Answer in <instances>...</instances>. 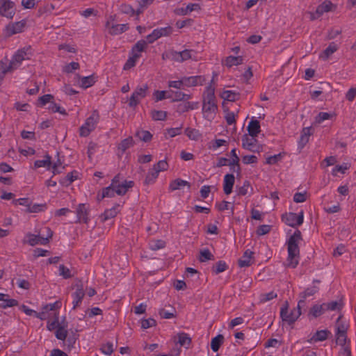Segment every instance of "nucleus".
<instances>
[{
  "instance_id": "nucleus-1",
  "label": "nucleus",
  "mask_w": 356,
  "mask_h": 356,
  "mask_svg": "<svg viewBox=\"0 0 356 356\" xmlns=\"http://www.w3.org/2000/svg\"><path fill=\"white\" fill-rule=\"evenodd\" d=\"M301 240V232L296 230L288 239L287 245V266L294 268L299 263L300 249L298 243Z\"/></svg>"
},
{
  "instance_id": "nucleus-2",
  "label": "nucleus",
  "mask_w": 356,
  "mask_h": 356,
  "mask_svg": "<svg viewBox=\"0 0 356 356\" xmlns=\"http://www.w3.org/2000/svg\"><path fill=\"white\" fill-rule=\"evenodd\" d=\"M216 111L217 104L214 89L210 86L206 89L203 97L202 113L204 118L209 121L213 120Z\"/></svg>"
},
{
  "instance_id": "nucleus-3",
  "label": "nucleus",
  "mask_w": 356,
  "mask_h": 356,
  "mask_svg": "<svg viewBox=\"0 0 356 356\" xmlns=\"http://www.w3.org/2000/svg\"><path fill=\"white\" fill-rule=\"evenodd\" d=\"M47 329L51 332L54 331L56 338L64 341L68 334V323L65 318L60 321L58 313L56 312L53 319L47 321Z\"/></svg>"
},
{
  "instance_id": "nucleus-4",
  "label": "nucleus",
  "mask_w": 356,
  "mask_h": 356,
  "mask_svg": "<svg viewBox=\"0 0 356 356\" xmlns=\"http://www.w3.org/2000/svg\"><path fill=\"white\" fill-rule=\"evenodd\" d=\"M52 235L53 232L51 229L45 227L42 229L41 233H39L38 234L31 233L26 234L24 238V241L31 246L38 244L46 245L49 243Z\"/></svg>"
},
{
  "instance_id": "nucleus-5",
  "label": "nucleus",
  "mask_w": 356,
  "mask_h": 356,
  "mask_svg": "<svg viewBox=\"0 0 356 356\" xmlns=\"http://www.w3.org/2000/svg\"><path fill=\"white\" fill-rule=\"evenodd\" d=\"M99 113L97 110H94L90 115L88 117L84 123L79 128V136L81 137H87L92 132L99 122Z\"/></svg>"
},
{
  "instance_id": "nucleus-6",
  "label": "nucleus",
  "mask_w": 356,
  "mask_h": 356,
  "mask_svg": "<svg viewBox=\"0 0 356 356\" xmlns=\"http://www.w3.org/2000/svg\"><path fill=\"white\" fill-rule=\"evenodd\" d=\"M305 301L300 300L298 303L297 307L289 311L288 307H282L280 309V316L283 321L286 322L288 324H293L300 316L302 307H304Z\"/></svg>"
},
{
  "instance_id": "nucleus-7",
  "label": "nucleus",
  "mask_w": 356,
  "mask_h": 356,
  "mask_svg": "<svg viewBox=\"0 0 356 356\" xmlns=\"http://www.w3.org/2000/svg\"><path fill=\"white\" fill-rule=\"evenodd\" d=\"M111 181L112 187H114L116 195L120 196L125 195L134 186L133 181L124 179L120 174L116 175Z\"/></svg>"
},
{
  "instance_id": "nucleus-8",
  "label": "nucleus",
  "mask_w": 356,
  "mask_h": 356,
  "mask_svg": "<svg viewBox=\"0 0 356 356\" xmlns=\"http://www.w3.org/2000/svg\"><path fill=\"white\" fill-rule=\"evenodd\" d=\"M31 54L32 49L31 47H24L14 54L12 60L8 65L12 70L16 69L21 65L23 60L29 59Z\"/></svg>"
},
{
  "instance_id": "nucleus-9",
  "label": "nucleus",
  "mask_w": 356,
  "mask_h": 356,
  "mask_svg": "<svg viewBox=\"0 0 356 356\" xmlns=\"http://www.w3.org/2000/svg\"><path fill=\"white\" fill-rule=\"evenodd\" d=\"M257 136H251L244 134L241 138L242 147L254 153H259L262 151V145L258 143Z\"/></svg>"
},
{
  "instance_id": "nucleus-10",
  "label": "nucleus",
  "mask_w": 356,
  "mask_h": 356,
  "mask_svg": "<svg viewBox=\"0 0 356 356\" xmlns=\"http://www.w3.org/2000/svg\"><path fill=\"white\" fill-rule=\"evenodd\" d=\"M282 220L289 226L296 227L300 226L304 222V212L298 213L289 212L282 216Z\"/></svg>"
},
{
  "instance_id": "nucleus-11",
  "label": "nucleus",
  "mask_w": 356,
  "mask_h": 356,
  "mask_svg": "<svg viewBox=\"0 0 356 356\" xmlns=\"http://www.w3.org/2000/svg\"><path fill=\"white\" fill-rule=\"evenodd\" d=\"M148 90L147 84L141 86H138L135 91L132 93L129 101V105L131 107H134L138 104L140 100L146 97Z\"/></svg>"
},
{
  "instance_id": "nucleus-12",
  "label": "nucleus",
  "mask_w": 356,
  "mask_h": 356,
  "mask_svg": "<svg viewBox=\"0 0 356 356\" xmlns=\"http://www.w3.org/2000/svg\"><path fill=\"white\" fill-rule=\"evenodd\" d=\"M129 26L127 24H115L113 19H108L106 23V29L108 32L111 35H119L125 32L128 29Z\"/></svg>"
},
{
  "instance_id": "nucleus-13",
  "label": "nucleus",
  "mask_w": 356,
  "mask_h": 356,
  "mask_svg": "<svg viewBox=\"0 0 356 356\" xmlns=\"http://www.w3.org/2000/svg\"><path fill=\"white\" fill-rule=\"evenodd\" d=\"M195 54V51L193 49H185L182 51H173L172 58L175 61L181 63L188 59L197 60Z\"/></svg>"
},
{
  "instance_id": "nucleus-14",
  "label": "nucleus",
  "mask_w": 356,
  "mask_h": 356,
  "mask_svg": "<svg viewBox=\"0 0 356 356\" xmlns=\"http://www.w3.org/2000/svg\"><path fill=\"white\" fill-rule=\"evenodd\" d=\"M15 14L14 3L10 0H4L0 6V15L12 19Z\"/></svg>"
},
{
  "instance_id": "nucleus-15",
  "label": "nucleus",
  "mask_w": 356,
  "mask_h": 356,
  "mask_svg": "<svg viewBox=\"0 0 356 356\" xmlns=\"http://www.w3.org/2000/svg\"><path fill=\"white\" fill-rule=\"evenodd\" d=\"M25 24L26 23L24 21L8 24L5 29L6 35L8 36H11L13 35L22 32Z\"/></svg>"
},
{
  "instance_id": "nucleus-16",
  "label": "nucleus",
  "mask_w": 356,
  "mask_h": 356,
  "mask_svg": "<svg viewBox=\"0 0 356 356\" xmlns=\"http://www.w3.org/2000/svg\"><path fill=\"white\" fill-rule=\"evenodd\" d=\"M181 78L184 88L185 87H193L198 85H202L205 81V79L202 76H183Z\"/></svg>"
},
{
  "instance_id": "nucleus-17",
  "label": "nucleus",
  "mask_w": 356,
  "mask_h": 356,
  "mask_svg": "<svg viewBox=\"0 0 356 356\" xmlns=\"http://www.w3.org/2000/svg\"><path fill=\"white\" fill-rule=\"evenodd\" d=\"M334 5L330 1H325L320 4L314 13L312 14V19H316L321 16L323 13H327L332 10Z\"/></svg>"
},
{
  "instance_id": "nucleus-18",
  "label": "nucleus",
  "mask_w": 356,
  "mask_h": 356,
  "mask_svg": "<svg viewBox=\"0 0 356 356\" xmlns=\"http://www.w3.org/2000/svg\"><path fill=\"white\" fill-rule=\"evenodd\" d=\"M18 304V301L15 299L10 298L8 294L0 293V308L5 309L17 306Z\"/></svg>"
},
{
  "instance_id": "nucleus-19",
  "label": "nucleus",
  "mask_w": 356,
  "mask_h": 356,
  "mask_svg": "<svg viewBox=\"0 0 356 356\" xmlns=\"http://www.w3.org/2000/svg\"><path fill=\"white\" fill-rule=\"evenodd\" d=\"M85 296V291L82 286H77L75 291L72 293V309H76L82 302L83 297Z\"/></svg>"
},
{
  "instance_id": "nucleus-20",
  "label": "nucleus",
  "mask_w": 356,
  "mask_h": 356,
  "mask_svg": "<svg viewBox=\"0 0 356 356\" xmlns=\"http://www.w3.org/2000/svg\"><path fill=\"white\" fill-rule=\"evenodd\" d=\"M312 135L311 127H305L300 133V137L298 143V148L301 150L309 142L310 136Z\"/></svg>"
},
{
  "instance_id": "nucleus-21",
  "label": "nucleus",
  "mask_w": 356,
  "mask_h": 356,
  "mask_svg": "<svg viewBox=\"0 0 356 356\" xmlns=\"http://www.w3.org/2000/svg\"><path fill=\"white\" fill-rule=\"evenodd\" d=\"M234 182L235 177L233 174H227L224 176L223 191L226 195H229L232 193Z\"/></svg>"
},
{
  "instance_id": "nucleus-22",
  "label": "nucleus",
  "mask_w": 356,
  "mask_h": 356,
  "mask_svg": "<svg viewBox=\"0 0 356 356\" xmlns=\"http://www.w3.org/2000/svg\"><path fill=\"white\" fill-rule=\"evenodd\" d=\"M77 220L79 222L88 223L89 221L88 211L86 204H80L76 209Z\"/></svg>"
},
{
  "instance_id": "nucleus-23",
  "label": "nucleus",
  "mask_w": 356,
  "mask_h": 356,
  "mask_svg": "<svg viewBox=\"0 0 356 356\" xmlns=\"http://www.w3.org/2000/svg\"><path fill=\"white\" fill-rule=\"evenodd\" d=\"M243 62V57L241 56H229L222 60L223 65L230 68L234 66H238Z\"/></svg>"
},
{
  "instance_id": "nucleus-24",
  "label": "nucleus",
  "mask_w": 356,
  "mask_h": 356,
  "mask_svg": "<svg viewBox=\"0 0 356 356\" xmlns=\"http://www.w3.org/2000/svg\"><path fill=\"white\" fill-rule=\"evenodd\" d=\"M247 129L248 131V135H250L251 136H257L261 131L259 121L253 117L249 122Z\"/></svg>"
},
{
  "instance_id": "nucleus-25",
  "label": "nucleus",
  "mask_w": 356,
  "mask_h": 356,
  "mask_svg": "<svg viewBox=\"0 0 356 356\" xmlns=\"http://www.w3.org/2000/svg\"><path fill=\"white\" fill-rule=\"evenodd\" d=\"M230 155L232 156V159L229 161L228 160L229 163L227 165L230 167V169L233 172H239L241 170L240 166H239L240 159H239L238 156L236 154V148H234L231 150Z\"/></svg>"
},
{
  "instance_id": "nucleus-26",
  "label": "nucleus",
  "mask_w": 356,
  "mask_h": 356,
  "mask_svg": "<svg viewBox=\"0 0 356 356\" xmlns=\"http://www.w3.org/2000/svg\"><path fill=\"white\" fill-rule=\"evenodd\" d=\"M116 195L114 187H112V182L111 184L104 188L102 191L99 192L97 195L98 201H102L105 197H113Z\"/></svg>"
},
{
  "instance_id": "nucleus-27",
  "label": "nucleus",
  "mask_w": 356,
  "mask_h": 356,
  "mask_svg": "<svg viewBox=\"0 0 356 356\" xmlns=\"http://www.w3.org/2000/svg\"><path fill=\"white\" fill-rule=\"evenodd\" d=\"M122 206L120 204H115L111 209L105 210L102 214V220H108L109 219L115 218L118 213L120 211Z\"/></svg>"
},
{
  "instance_id": "nucleus-28",
  "label": "nucleus",
  "mask_w": 356,
  "mask_h": 356,
  "mask_svg": "<svg viewBox=\"0 0 356 356\" xmlns=\"http://www.w3.org/2000/svg\"><path fill=\"white\" fill-rule=\"evenodd\" d=\"M168 95L171 96L172 102L187 101L191 98V95L186 94L180 90H170Z\"/></svg>"
},
{
  "instance_id": "nucleus-29",
  "label": "nucleus",
  "mask_w": 356,
  "mask_h": 356,
  "mask_svg": "<svg viewBox=\"0 0 356 356\" xmlns=\"http://www.w3.org/2000/svg\"><path fill=\"white\" fill-rule=\"evenodd\" d=\"M79 178V172L73 171L67 174V175L59 180V183L63 186H68Z\"/></svg>"
},
{
  "instance_id": "nucleus-30",
  "label": "nucleus",
  "mask_w": 356,
  "mask_h": 356,
  "mask_svg": "<svg viewBox=\"0 0 356 356\" xmlns=\"http://www.w3.org/2000/svg\"><path fill=\"white\" fill-rule=\"evenodd\" d=\"M51 166V157L49 154H46L42 160H36L34 162L33 168L38 169L40 168H44L47 170H50Z\"/></svg>"
},
{
  "instance_id": "nucleus-31",
  "label": "nucleus",
  "mask_w": 356,
  "mask_h": 356,
  "mask_svg": "<svg viewBox=\"0 0 356 356\" xmlns=\"http://www.w3.org/2000/svg\"><path fill=\"white\" fill-rule=\"evenodd\" d=\"M338 49V45L335 42H331L328 47L321 54L320 58L326 60Z\"/></svg>"
},
{
  "instance_id": "nucleus-32",
  "label": "nucleus",
  "mask_w": 356,
  "mask_h": 356,
  "mask_svg": "<svg viewBox=\"0 0 356 356\" xmlns=\"http://www.w3.org/2000/svg\"><path fill=\"white\" fill-rule=\"evenodd\" d=\"M147 41L144 40H138L131 49V54L141 56V53L145 51L147 47Z\"/></svg>"
},
{
  "instance_id": "nucleus-33",
  "label": "nucleus",
  "mask_w": 356,
  "mask_h": 356,
  "mask_svg": "<svg viewBox=\"0 0 356 356\" xmlns=\"http://www.w3.org/2000/svg\"><path fill=\"white\" fill-rule=\"evenodd\" d=\"M325 312V305L324 303L321 305H313L309 312V316H312L313 318H317L320 316H321Z\"/></svg>"
},
{
  "instance_id": "nucleus-34",
  "label": "nucleus",
  "mask_w": 356,
  "mask_h": 356,
  "mask_svg": "<svg viewBox=\"0 0 356 356\" xmlns=\"http://www.w3.org/2000/svg\"><path fill=\"white\" fill-rule=\"evenodd\" d=\"M159 172L154 168L149 169L145 179V184L149 185L153 184L156 181Z\"/></svg>"
},
{
  "instance_id": "nucleus-35",
  "label": "nucleus",
  "mask_w": 356,
  "mask_h": 356,
  "mask_svg": "<svg viewBox=\"0 0 356 356\" xmlns=\"http://www.w3.org/2000/svg\"><path fill=\"white\" fill-rule=\"evenodd\" d=\"M328 333H329V332L325 330L317 331L308 340V341L309 343H316L318 341H323L327 338Z\"/></svg>"
},
{
  "instance_id": "nucleus-36",
  "label": "nucleus",
  "mask_w": 356,
  "mask_h": 356,
  "mask_svg": "<svg viewBox=\"0 0 356 356\" xmlns=\"http://www.w3.org/2000/svg\"><path fill=\"white\" fill-rule=\"evenodd\" d=\"M252 257V252L249 250L245 251L243 257L238 260V265L240 267H248L251 265V260Z\"/></svg>"
},
{
  "instance_id": "nucleus-37",
  "label": "nucleus",
  "mask_w": 356,
  "mask_h": 356,
  "mask_svg": "<svg viewBox=\"0 0 356 356\" xmlns=\"http://www.w3.org/2000/svg\"><path fill=\"white\" fill-rule=\"evenodd\" d=\"M184 186H188L189 188L190 184L187 181L181 179H176L170 182L169 188L170 190L173 191L181 189Z\"/></svg>"
},
{
  "instance_id": "nucleus-38",
  "label": "nucleus",
  "mask_w": 356,
  "mask_h": 356,
  "mask_svg": "<svg viewBox=\"0 0 356 356\" xmlns=\"http://www.w3.org/2000/svg\"><path fill=\"white\" fill-rule=\"evenodd\" d=\"M182 133V125L174 127V128H168L164 131V137L165 139L174 138L177 136H179Z\"/></svg>"
},
{
  "instance_id": "nucleus-39",
  "label": "nucleus",
  "mask_w": 356,
  "mask_h": 356,
  "mask_svg": "<svg viewBox=\"0 0 356 356\" xmlns=\"http://www.w3.org/2000/svg\"><path fill=\"white\" fill-rule=\"evenodd\" d=\"M61 307V302L57 300L54 302L46 304L42 306V308L49 314V312H54V315L56 312L59 314V309Z\"/></svg>"
},
{
  "instance_id": "nucleus-40",
  "label": "nucleus",
  "mask_w": 356,
  "mask_h": 356,
  "mask_svg": "<svg viewBox=\"0 0 356 356\" xmlns=\"http://www.w3.org/2000/svg\"><path fill=\"white\" fill-rule=\"evenodd\" d=\"M191 342V339L188 334L186 333H179L177 335V343L185 348H188Z\"/></svg>"
},
{
  "instance_id": "nucleus-41",
  "label": "nucleus",
  "mask_w": 356,
  "mask_h": 356,
  "mask_svg": "<svg viewBox=\"0 0 356 356\" xmlns=\"http://www.w3.org/2000/svg\"><path fill=\"white\" fill-rule=\"evenodd\" d=\"M334 117H335L334 113L320 112L315 118V122L317 124H321L325 120L332 119Z\"/></svg>"
},
{
  "instance_id": "nucleus-42",
  "label": "nucleus",
  "mask_w": 356,
  "mask_h": 356,
  "mask_svg": "<svg viewBox=\"0 0 356 356\" xmlns=\"http://www.w3.org/2000/svg\"><path fill=\"white\" fill-rule=\"evenodd\" d=\"M224 337L221 334H218L213 337L211 341V348L213 352L218 351L221 344L223 342Z\"/></svg>"
},
{
  "instance_id": "nucleus-43",
  "label": "nucleus",
  "mask_w": 356,
  "mask_h": 356,
  "mask_svg": "<svg viewBox=\"0 0 356 356\" xmlns=\"http://www.w3.org/2000/svg\"><path fill=\"white\" fill-rule=\"evenodd\" d=\"M221 97L226 101L234 102L238 97V93L233 90H227L221 93Z\"/></svg>"
},
{
  "instance_id": "nucleus-44",
  "label": "nucleus",
  "mask_w": 356,
  "mask_h": 356,
  "mask_svg": "<svg viewBox=\"0 0 356 356\" xmlns=\"http://www.w3.org/2000/svg\"><path fill=\"white\" fill-rule=\"evenodd\" d=\"M134 144L132 137H128L121 141L118 145V149L124 153L127 149L132 147Z\"/></svg>"
},
{
  "instance_id": "nucleus-45",
  "label": "nucleus",
  "mask_w": 356,
  "mask_h": 356,
  "mask_svg": "<svg viewBox=\"0 0 356 356\" xmlns=\"http://www.w3.org/2000/svg\"><path fill=\"white\" fill-rule=\"evenodd\" d=\"M140 57H138V55H134L131 53L129 58L126 61L125 64L124 65L123 70H129L134 67L136 63L138 62Z\"/></svg>"
},
{
  "instance_id": "nucleus-46",
  "label": "nucleus",
  "mask_w": 356,
  "mask_h": 356,
  "mask_svg": "<svg viewBox=\"0 0 356 356\" xmlns=\"http://www.w3.org/2000/svg\"><path fill=\"white\" fill-rule=\"evenodd\" d=\"M96 80L93 75L83 76L80 80L81 86L83 88H88L93 86Z\"/></svg>"
},
{
  "instance_id": "nucleus-47",
  "label": "nucleus",
  "mask_w": 356,
  "mask_h": 356,
  "mask_svg": "<svg viewBox=\"0 0 356 356\" xmlns=\"http://www.w3.org/2000/svg\"><path fill=\"white\" fill-rule=\"evenodd\" d=\"M171 98L170 95H168V91L166 90H155L153 92V99L154 102H158L165 99Z\"/></svg>"
},
{
  "instance_id": "nucleus-48",
  "label": "nucleus",
  "mask_w": 356,
  "mask_h": 356,
  "mask_svg": "<svg viewBox=\"0 0 356 356\" xmlns=\"http://www.w3.org/2000/svg\"><path fill=\"white\" fill-rule=\"evenodd\" d=\"M48 109L52 113H58L63 115H67V113L66 110L60 106L58 104H56L54 100L48 106Z\"/></svg>"
},
{
  "instance_id": "nucleus-49",
  "label": "nucleus",
  "mask_w": 356,
  "mask_h": 356,
  "mask_svg": "<svg viewBox=\"0 0 356 356\" xmlns=\"http://www.w3.org/2000/svg\"><path fill=\"white\" fill-rule=\"evenodd\" d=\"M350 168V165L344 163L342 165H337L332 170V175L334 177L338 176V173L345 174L346 170Z\"/></svg>"
},
{
  "instance_id": "nucleus-50",
  "label": "nucleus",
  "mask_w": 356,
  "mask_h": 356,
  "mask_svg": "<svg viewBox=\"0 0 356 356\" xmlns=\"http://www.w3.org/2000/svg\"><path fill=\"white\" fill-rule=\"evenodd\" d=\"M325 312L326 311H339L342 307V303L340 301H331L327 303H324Z\"/></svg>"
},
{
  "instance_id": "nucleus-51",
  "label": "nucleus",
  "mask_w": 356,
  "mask_h": 356,
  "mask_svg": "<svg viewBox=\"0 0 356 356\" xmlns=\"http://www.w3.org/2000/svg\"><path fill=\"white\" fill-rule=\"evenodd\" d=\"M46 209V205L42 204H32L30 203L29 208L26 209V211L28 213H39L44 211Z\"/></svg>"
},
{
  "instance_id": "nucleus-52",
  "label": "nucleus",
  "mask_w": 356,
  "mask_h": 356,
  "mask_svg": "<svg viewBox=\"0 0 356 356\" xmlns=\"http://www.w3.org/2000/svg\"><path fill=\"white\" fill-rule=\"evenodd\" d=\"M100 351L106 355H111L114 351L113 342L108 341L106 343L102 344L100 347Z\"/></svg>"
},
{
  "instance_id": "nucleus-53",
  "label": "nucleus",
  "mask_w": 356,
  "mask_h": 356,
  "mask_svg": "<svg viewBox=\"0 0 356 356\" xmlns=\"http://www.w3.org/2000/svg\"><path fill=\"white\" fill-rule=\"evenodd\" d=\"M165 246V243L163 240H152L149 243V248L154 251L163 249Z\"/></svg>"
},
{
  "instance_id": "nucleus-54",
  "label": "nucleus",
  "mask_w": 356,
  "mask_h": 356,
  "mask_svg": "<svg viewBox=\"0 0 356 356\" xmlns=\"http://www.w3.org/2000/svg\"><path fill=\"white\" fill-rule=\"evenodd\" d=\"M318 291V286L314 285L309 287H307L302 293L301 297L302 300H305L307 298L314 296Z\"/></svg>"
},
{
  "instance_id": "nucleus-55",
  "label": "nucleus",
  "mask_w": 356,
  "mask_h": 356,
  "mask_svg": "<svg viewBox=\"0 0 356 356\" xmlns=\"http://www.w3.org/2000/svg\"><path fill=\"white\" fill-rule=\"evenodd\" d=\"M151 117L154 120H165L167 112L160 110H154L151 112Z\"/></svg>"
},
{
  "instance_id": "nucleus-56",
  "label": "nucleus",
  "mask_w": 356,
  "mask_h": 356,
  "mask_svg": "<svg viewBox=\"0 0 356 356\" xmlns=\"http://www.w3.org/2000/svg\"><path fill=\"white\" fill-rule=\"evenodd\" d=\"M250 184L248 181H245L241 186L237 187L236 192L238 196H244L248 194Z\"/></svg>"
},
{
  "instance_id": "nucleus-57",
  "label": "nucleus",
  "mask_w": 356,
  "mask_h": 356,
  "mask_svg": "<svg viewBox=\"0 0 356 356\" xmlns=\"http://www.w3.org/2000/svg\"><path fill=\"white\" fill-rule=\"evenodd\" d=\"M213 257L209 250L203 249L200 250L199 260L200 262H206L209 260L212 259Z\"/></svg>"
},
{
  "instance_id": "nucleus-58",
  "label": "nucleus",
  "mask_w": 356,
  "mask_h": 356,
  "mask_svg": "<svg viewBox=\"0 0 356 356\" xmlns=\"http://www.w3.org/2000/svg\"><path fill=\"white\" fill-rule=\"evenodd\" d=\"M136 136L144 142L150 141L152 138V134L146 130L138 131L136 133Z\"/></svg>"
},
{
  "instance_id": "nucleus-59",
  "label": "nucleus",
  "mask_w": 356,
  "mask_h": 356,
  "mask_svg": "<svg viewBox=\"0 0 356 356\" xmlns=\"http://www.w3.org/2000/svg\"><path fill=\"white\" fill-rule=\"evenodd\" d=\"M185 134L189 139L193 140H197L200 137L199 131L195 129L187 128L185 130Z\"/></svg>"
},
{
  "instance_id": "nucleus-60",
  "label": "nucleus",
  "mask_w": 356,
  "mask_h": 356,
  "mask_svg": "<svg viewBox=\"0 0 356 356\" xmlns=\"http://www.w3.org/2000/svg\"><path fill=\"white\" fill-rule=\"evenodd\" d=\"M227 269V265L224 261H218L213 266V271L216 274H219Z\"/></svg>"
},
{
  "instance_id": "nucleus-61",
  "label": "nucleus",
  "mask_w": 356,
  "mask_h": 356,
  "mask_svg": "<svg viewBox=\"0 0 356 356\" xmlns=\"http://www.w3.org/2000/svg\"><path fill=\"white\" fill-rule=\"evenodd\" d=\"M54 96L51 94L44 95L39 97L38 102L40 106H44L47 104H51L54 100Z\"/></svg>"
},
{
  "instance_id": "nucleus-62",
  "label": "nucleus",
  "mask_w": 356,
  "mask_h": 356,
  "mask_svg": "<svg viewBox=\"0 0 356 356\" xmlns=\"http://www.w3.org/2000/svg\"><path fill=\"white\" fill-rule=\"evenodd\" d=\"M59 275L65 279L72 277L71 270L64 265H60L58 268Z\"/></svg>"
},
{
  "instance_id": "nucleus-63",
  "label": "nucleus",
  "mask_w": 356,
  "mask_h": 356,
  "mask_svg": "<svg viewBox=\"0 0 356 356\" xmlns=\"http://www.w3.org/2000/svg\"><path fill=\"white\" fill-rule=\"evenodd\" d=\"M168 162L164 160H161L156 163H155L152 167L156 168V170L160 173L161 172L166 171L168 168Z\"/></svg>"
},
{
  "instance_id": "nucleus-64",
  "label": "nucleus",
  "mask_w": 356,
  "mask_h": 356,
  "mask_svg": "<svg viewBox=\"0 0 356 356\" xmlns=\"http://www.w3.org/2000/svg\"><path fill=\"white\" fill-rule=\"evenodd\" d=\"M283 158V154L279 153L266 158V163L269 165H274L281 161Z\"/></svg>"
}]
</instances>
